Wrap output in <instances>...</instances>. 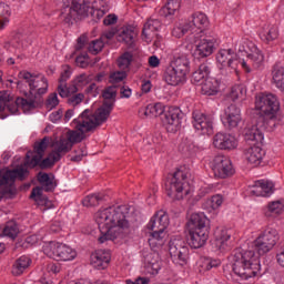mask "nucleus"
<instances>
[{
    "label": "nucleus",
    "instance_id": "obj_1",
    "mask_svg": "<svg viewBox=\"0 0 284 284\" xmlns=\"http://www.w3.org/2000/svg\"><path fill=\"white\" fill-rule=\"evenodd\" d=\"M128 214H130V209L125 205L111 206L98 211L95 213V222L100 230L98 242L103 244L119 239L123 230L130 227Z\"/></svg>",
    "mask_w": 284,
    "mask_h": 284
},
{
    "label": "nucleus",
    "instance_id": "obj_2",
    "mask_svg": "<svg viewBox=\"0 0 284 284\" xmlns=\"http://www.w3.org/2000/svg\"><path fill=\"white\" fill-rule=\"evenodd\" d=\"M63 6L60 17L68 26H72L77 19L83 17H91L92 21L97 23L108 12L105 0H95L91 4L85 0H63Z\"/></svg>",
    "mask_w": 284,
    "mask_h": 284
},
{
    "label": "nucleus",
    "instance_id": "obj_3",
    "mask_svg": "<svg viewBox=\"0 0 284 284\" xmlns=\"http://www.w3.org/2000/svg\"><path fill=\"white\" fill-rule=\"evenodd\" d=\"M111 105L108 104L102 109H98L94 113L89 109L84 110L79 118L73 120V126L75 130H70L67 132V138H64L71 146H74V143H81L83 139H85V133L92 132L99 128V125H103L108 118L110 116Z\"/></svg>",
    "mask_w": 284,
    "mask_h": 284
},
{
    "label": "nucleus",
    "instance_id": "obj_4",
    "mask_svg": "<svg viewBox=\"0 0 284 284\" xmlns=\"http://www.w3.org/2000/svg\"><path fill=\"white\" fill-rule=\"evenodd\" d=\"M233 272L243 281L258 276V272H261V261L256 253L252 250H235L233 256Z\"/></svg>",
    "mask_w": 284,
    "mask_h": 284
},
{
    "label": "nucleus",
    "instance_id": "obj_5",
    "mask_svg": "<svg viewBox=\"0 0 284 284\" xmlns=\"http://www.w3.org/2000/svg\"><path fill=\"white\" fill-rule=\"evenodd\" d=\"M255 110L260 111L263 126L270 132L278 125V110H281V102L278 98L272 93H261L255 100Z\"/></svg>",
    "mask_w": 284,
    "mask_h": 284
},
{
    "label": "nucleus",
    "instance_id": "obj_6",
    "mask_svg": "<svg viewBox=\"0 0 284 284\" xmlns=\"http://www.w3.org/2000/svg\"><path fill=\"white\" fill-rule=\"evenodd\" d=\"M210 220L205 213H192L187 222L189 227V245L194 250H199L207 243L210 239V229L207 227Z\"/></svg>",
    "mask_w": 284,
    "mask_h": 284
},
{
    "label": "nucleus",
    "instance_id": "obj_7",
    "mask_svg": "<svg viewBox=\"0 0 284 284\" xmlns=\"http://www.w3.org/2000/svg\"><path fill=\"white\" fill-rule=\"evenodd\" d=\"M190 74V58L185 53H175L164 71V81L169 85H183Z\"/></svg>",
    "mask_w": 284,
    "mask_h": 284
},
{
    "label": "nucleus",
    "instance_id": "obj_8",
    "mask_svg": "<svg viewBox=\"0 0 284 284\" xmlns=\"http://www.w3.org/2000/svg\"><path fill=\"white\" fill-rule=\"evenodd\" d=\"M165 191L173 201H181L190 194V183L187 172L179 169L165 182Z\"/></svg>",
    "mask_w": 284,
    "mask_h": 284
},
{
    "label": "nucleus",
    "instance_id": "obj_9",
    "mask_svg": "<svg viewBox=\"0 0 284 284\" xmlns=\"http://www.w3.org/2000/svg\"><path fill=\"white\" fill-rule=\"evenodd\" d=\"M216 61L221 65V70H229V72H237L239 65L245 70V72H252L250 64L245 60L236 58V53L232 49H221L216 54Z\"/></svg>",
    "mask_w": 284,
    "mask_h": 284
},
{
    "label": "nucleus",
    "instance_id": "obj_10",
    "mask_svg": "<svg viewBox=\"0 0 284 284\" xmlns=\"http://www.w3.org/2000/svg\"><path fill=\"white\" fill-rule=\"evenodd\" d=\"M276 243H278V231L274 227H266L254 240L253 246L258 256H265V254L274 250Z\"/></svg>",
    "mask_w": 284,
    "mask_h": 284
},
{
    "label": "nucleus",
    "instance_id": "obj_11",
    "mask_svg": "<svg viewBox=\"0 0 284 284\" xmlns=\"http://www.w3.org/2000/svg\"><path fill=\"white\" fill-rule=\"evenodd\" d=\"M43 253L54 261H74L77 258V251L61 243L52 242L44 245Z\"/></svg>",
    "mask_w": 284,
    "mask_h": 284
},
{
    "label": "nucleus",
    "instance_id": "obj_12",
    "mask_svg": "<svg viewBox=\"0 0 284 284\" xmlns=\"http://www.w3.org/2000/svg\"><path fill=\"white\" fill-rule=\"evenodd\" d=\"M189 252L190 250L183 239L174 237L169 242V254L174 265H179L180 267L187 265Z\"/></svg>",
    "mask_w": 284,
    "mask_h": 284
},
{
    "label": "nucleus",
    "instance_id": "obj_13",
    "mask_svg": "<svg viewBox=\"0 0 284 284\" xmlns=\"http://www.w3.org/2000/svg\"><path fill=\"white\" fill-rule=\"evenodd\" d=\"M19 79H23L28 83L30 94H38L41 97L48 92V79L41 74L30 73L28 71H20Z\"/></svg>",
    "mask_w": 284,
    "mask_h": 284
},
{
    "label": "nucleus",
    "instance_id": "obj_14",
    "mask_svg": "<svg viewBox=\"0 0 284 284\" xmlns=\"http://www.w3.org/2000/svg\"><path fill=\"white\" fill-rule=\"evenodd\" d=\"M211 168L216 179H230L236 172L232 160L225 155H216L211 163Z\"/></svg>",
    "mask_w": 284,
    "mask_h": 284
},
{
    "label": "nucleus",
    "instance_id": "obj_15",
    "mask_svg": "<svg viewBox=\"0 0 284 284\" xmlns=\"http://www.w3.org/2000/svg\"><path fill=\"white\" fill-rule=\"evenodd\" d=\"M209 26L210 20L207 19V16L203 12L193 13L186 22V28H189L194 39H199V36L203 37Z\"/></svg>",
    "mask_w": 284,
    "mask_h": 284
},
{
    "label": "nucleus",
    "instance_id": "obj_16",
    "mask_svg": "<svg viewBox=\"0 0 284 284\" xmlns=\"http://www.w3.org/2000/svg\"><path fill=\"white\" fill-rule=\"evenodd\" d=\"M48 145H50V138L44 136L42 140L38 141L33 145V151H28L26 155V164L29 168H37L43 159L45 154V150H48Z\"/></svg>",
    "mask_w": 284,
    "mask_h": 284
},
{
    "label": "nucleus",
    "instance_id": "obj_17",
    "mask_svg": "<svg viewBox=\"0 0 284 284\" xmlns=\"http://www.w3.org/2000/svg\"><path fill=\"white\" fill-rule=\"evenodd\" d=\"M242 43H244V45L240 48V52H245L247 60L250 61V63H252V67L255 70H258V68H261V65H263V62L265 61V55H263V51H261L258 47H256V44H254V42L252 41L243 40Z\"/></svg>",
    "mask_w": 284,
    "mask_h": 284
},
{
    "label": "nucleus",
    "instance_id": "obj_18",
    "mask_svg": "<svg viewBox=\"0 0 284 284\" xmlns=\"http://www.w3.org/2000/svg\"><path fill=\"white\" fill-rule=\"evenodd\" d=\"M194 40L195 43H197L193 52L194 59H206V57L212 55L216 45L214 38L203 34V37L199 36V38Z\"/></svg>",
    "mask_w": 284,
    "mask_h": 284
},
{
    "label": "nucleus",
    "instance_id": "obj_19",
    "mask_svg": "<svg viewBox=\"0 0 284 284\" xmlns=\"http://www.w3.org/2000/svg\"><path fill=\"white\" fill-rule=\"evenodd\" d=\"M162 123L171 134L181 130V109L171 106L162 116Z\"/></svg>",
    "mask_w": 284,
    "mask_h": 284
},
{
    "label": "nucleus",
    "instance_id": "obj_20",
    "mask_svg": "<svg viewBox=\"0 0 284 284\" xmlns=\"http://www.w3.org/2000/svg\"><path fill=\"white\" fill-rule=\"evenodd\" d=\"M193 125L202 134H214V119L201 111L193 112Z\"/></svg>",
    "mask_w": 284,
    "mask_h": 284
},
{
    "label": "nucleus",
    "instance_id": "obj_21",
    "mask_svg": "<svg viewBox=\"0 0 284 284\" xmlns=\"http://www.w3.org/2000/svg\"><path fill=\"white\" fill-rule=\"evenodd\" d=\"M37 108V102L34 100H28L24 98H18L16 101H9L7 102L6 110L10 112L11 114H19V110H22L24 114H28V112L34 110Z\"/></svg>",
    "mask_w": 284,
    "mask_h": 284
},
{
    "label": "nucleus",
    "instance_id": "obj_22",
    "mask_svg": "<svg viewBox=\"0 0 284 284\" xmlns=\"http://www.w3.org/2000/svg\"><path fill=\"white\" fill-rule=\"evenodd\" d=\"M136 29L132 26H124L120 28L116 34L119 43H125V45L131 50L136 48Z\"/></svg>",
    "mask_w": 284,
    "mask_h": 284
},
{
    "label": "nucleus",
    "instance_id": "obj_23",
    "mask_svg": "<svg viewBox=\"0 0 284 284\" xmlns=\"http://www.w3.org/2000/svg\"><path fill=\"white\" fill-rule=\"evenodd\" d=\"M213 145L217 150H236L239 142L232 134L217 133L213 136Z\"/></svg>",
    "mask_w": 284,
    "mask_h": 284
},
{
    "label": "nucleus",
    "instance_id": "obj_24",
    "mask_svg": "<svg viewBox=\"0 0 284 284\" xmlns=\"http://www.w3.org/2000/svg\"><path fill=\"white\" fill-rule=\"evenodd\" d=\"M168 225H170V217L165 211L161 210L151 217L146 229L151 232H161L168 230Z\"/></svg>",
    "mask_w": 284,
    "mask_h": 284
},
{
    "label": "nucleus",
    "instance_id": "obj_25",
    "mask_svg": "<svg viewBox=\"0 0 284 284\" xmlns=\"http://www.w3.org/2000/svg\"><path fill=\"white\" fill-rule=\"evenodd\" d=\"M263 129L267 130L263 123L261 128L258 125L247 126L245 129V141L252 143V145H263V141H265V135L263 134Z\"/></svg>",
    "mask_w": 284,
    "mask_h": 284
},
{
    "label": "nucleus",
    "instance_id": "obj_26",
    "mask_svg": "<svg viewBox=\"0 0 284 284\" xmlns=\"http://www.w3.org/2000/svg\"><path fill=\"white\" fill-rule=\"evenodd\" d=\"M112 255L110 251L98 250L91 254V265L95 267V270H105L108 265H110V261Z\"/></svg>",
    "mask_w": 284,
    "mask_h": 284
},
{
    "label": "nucleus",
    "instance_id": "obj_27",
    "mask_svg": "<svg viewBox=\"0 0 284 284\" xmlns=\"http://www.w3.org/2000/svg\"><path fill=\"white\" fill-rule=\"evenodd\" d=\"M241 123V109L231 104L224 110V124L229 128H237Z\"/></svg>",
    "mask_w": 284,
    "mask_h": 284
},
{
    "label": "nucleus",
    "instance_id": "obj_28",
    "mask_svg": "<svg viewBox=\"0 0 284 284\" xmlns=\"http://www.w3.org/2000/svg\"><path fill=\"white\" fill-rule=\"evenodd\" d=\"M232 231L227 229L217 230L215 232V245L221 252H225L232 247Z\"/></svg>",
    "mask_w": 284,
    "mask_h": 284
},
{
    "label": "nucleus",
    "instance_id": "obj_29",
    "mask_svg": "<svg viewBox=\"0 0 284 284\" xmlns=\"http://www.w3.org/2000/svg\"><path fill=\"white\" fill-rule=\"evenodd\" d=\"M200 85L201 93L205 97H216L221 92V81L216 78H206Z\"/></svg>",
    "mask_w": 284,
    "mask_h": 284
},
{
    "label": "nucleus",
    "instance_id": "obj_30",
    "mask_svg": "<svg viewBox=\"0 0 284 284\" xmlns=\"http://www.w3.org/2000/svg\"><path fill=\"white\" fill-rule=\"evenodd\" d=\"M94 75L88 73H81L77 75L69 85V94H77L78 90L85 88L89 83H92Z\"/></svg>",
    "mask_w": 284,
    "mask_h": 284
},
{
    "label": "nucleus",
    "instance_id": "obj_31",
    "mask_svg": "<svg viewBox=\"0 0 284 284\" xmlns=\"http://www.w3.org/2000/svg\"><path fill=\"white\" fill-rule=\"evenodd\" d=\"M244 156L251 165H261L265 151H263L261 145H253L244 151Z\"/></svg>",
    "mask_w": 284,
    "mask_h": 284
},
{
    "label": "nucleus",
    "instance_id": "obj_32",
    "mask_svg": "<svg viewBox=\"0 0 284 284\" xmlns=\"http://www.w3.org/2000/svg\"><path fill=\"white\" fill-rule=\"evenodd\" d=\"M71 150L72 143H70L65 138H61L53 143V150L51 152L53 153L55 161H61V158L65 156Z\"/></svg>",
    "mask_w": 284,
    "mask_h": 284
},
{
    "label": "nucleus",
    "instance_id": "obj_33",
    "mask_svg": "<svg viewBox=\"0 0 284 284\" xmlns=\"http://www.w3.org/2000/svg\"><path fill=\"white\" fill-rule=\"evenodd\" d=\"M70 77H72V71H70V67H63L58 85V94H60V97L62 98L70 97V87H68V79H70Z\"/></svg>",
    "mask_w": 284,
    "mask_h": 284
},
{
    "label": "nucleus",
    "instance_id": "obj_34",
    "mask_svg": "<svg viewBox=\"0 0 284 284\" xmlns=\"http://www.w3.org/2000/svg\"><path fill=\"white\" fill-rule=\"evenodd\" d=\"M161 30V20L159 19H149L142 29V39L143 41H146V43H150L152 41V34L154 32H159Z\"/></svg>",
    "mask_w": 284,
    "mask_h": 284
},
{
    "label": "nucleus",
    "instance_id": "obj_35",
    "mask_svg": "<svg viewBox=\"0 0 284 284\" xmlns=\"http://www.w3.org/2000/svg\"><path fill=\"white\" fill-rule=\"evenodd\" d=\"M274 192V184L270 181L260 180L255 182L251 194L253 196H270Z\"/></svg>",
    "mask_w": 284,
    "mask_h": 284
},
{
    "label": "nucleus",
    "instance_id": "obj_36",
    "mask_svg": "<svg viewBox=\"0 0 284 284\" xmlns=\"http://www.w3.org/2000/svg\"><path fill=\"white\" fill-rule=\"evenodd\" d=\"M271 77L273 85L284 92V67L280 63L274 64L271 70Z\"/></svg>",
    "mask_w": 284,
    "mask_h": 284
},
{
    "label": "nucleus",
    "instance_id": "obj_37",
    "mask_svg": "<svg viewBox=\"0 0 284 284\" xmlns=\"http://www.w3.org/2000/svg\"><path fill=\"white\" fill-rule=\"evenodd\" d=\"M260 39L264 43H272L278 39V27L275 24H265L260 31Z\"/></svg>",
    "mask_w": 284,
    "mask_h": 284
},
{
    "label": "nucleus",
    "instance_id": "obj_38",
    "mask_svg": "<svg viewBox=\"0 0 284 284\" xmlns=\"http://www.w3.org/2000/svg\"><path fill=\"white\" fill-rule=\"evenodd\" d=\"M37 179L38 183L42 185V190H44V192H54V189L57 187V180H54V174L39 172Z\"/></svg>",
    "mask_w": 284,
    "mask_h": 284
},
{
    "label": "nucleus",
    "instance_id": "obj_39",
    "mask_svg": "<svg viewBox=\"0 0 284 284\" xmlns=\"http://www.w3.org/2000/svg\"><path fill=\"white\" fill-rule=\"evenodd\" d=\"M210 74V64L207 62H203L199 65V68L192 73L191 82L194 85H201L205 79H209Z\"/></svg>",
    "mask_w": 284,
    "mask_h": 284
},
{
    "label": "nucleus",
    "instance_id": "obj_40",
    "mask_svg": "<svg viewBox=\"0 0 284 284\" xmlns=\"http://www.w3.org/2000/svg\"><path fill=\"white\" fill-rule=\"evenodd\" d=\"M30 265H32V260L29 256L22 255L14 261L11 268V274L13 276H21V274H23V272H26Z\"/></svg>",
    "mask_w": 284,
    "mask_h": 284
},
{
    "label": "nucleus",
    "instance_id": "obj_41",
    "mask_svg": "<svg viewBox=\"0 0 284 284\" xmlns=\"http://www.w3.org/2000/svg\"><path fill=\"white\" fill-rule=\"evenodd\" d=\"M143 114L146 119L161 116V114H165V106L161 102L149 104L145 106Z\"/></svg>",
    "mask_w": 284,
    "mask_h": 284
},
{
    "label": "nucleus",
    "instance_id": "obj_42",
    "mask_svg": "<svg viewBox=\"0 0 284 284\" xmlns=\"http://www.w3.org/2000/svg\"><path fill=\"white\" fill-rule=\"evenodd\" d=\"M165 236H168L165 231H152L149 237V245L151 247H162L165 244Z\"/></svg>",
    "mask_w": 284,
    "mask_h": 284
},
{
    "label": "nucleus",
    "instance_id": "obj_43",
    "mask_svg": "<svg viewBox=\"0 0 284 284\" xmlns=\"http://www.w3.org/2000/svg\"><path fill=\"white\" fill-rule=\"evenodd\" d=\"M224 201H225V199L223 197V195L215 194V195L211 196V199L205 201V203L203 204V207L207 212H214V211L219 210V207H221V205H223Z\"/></svg>",
    "mask_w": 284,
    "mask_h": 284
},
{
    "label": "nucleus",
    "instance_id": "obj_44",
    "mask_svg": "<svg viewBox=\"0 0 284 284\" xmlns=\"http://www.w3.org/2000/svg\"><path fill=\"white\" fill-rule=\"evenodd\" d=\"M265 216L275 219L276 216H281L283 214V203L281 202H271L264 209Z\"/></svg>",
    "mask_w": 284,
    "mask_h": 284
},
{
    "label": "nucleus",
    "instance_id": "obj_45",
    "mask_svg": "<svg viewBox=\"0 0 284 284\" xmlns=\"http://www.w3.org/2000/svg\"><path fill=\"white\" fill-rule=\"evenodd\" d=\"M181 10V0H168L166 4L161 9V14L172 17Z\"/></svg>",
    "mask_w": 284,
    "mask_h": 284
},
{
    "label": "nucleus",
    "instance_id": "obj_46",
    "mask_svg": "<svg viewBox=\"0 0 284 284\" xmlns=\"http://www.w3.org/2000/svg\"><path fill=\"white\" fill-rule=\"evenodd\" d=\"M102 97L104 99V102L102 106L99 108L101 110L102 108H105L108 105H111L110 113L112 112V108L114 105V102H112V99H116V87H108L103 93Z\"/></svg>",
    "mask_w": 284,
    "mask_h": 284
},
{
    "label": "nucleus",
    "instance_id": "obj_47",
    "mask_svg": "<svg viewBox=\"0 0 284 284\" xmlns=\"http://www.w3.org/2000/svg\"><path fill=\"white\" fill-rule=\"evenodd\" d=\"M134 61V55L131 52H124L118 58V68L124 72H130V65Z\"/></svg>",
    "mask_w": 284,
    "mask_h": 284
},
{
    "label": "nucleus",
    "instance_id": "obj_48",
    "mask_svg": "<svg viewBox=\"0 0 284 284\" xmlns=\"http://www.w3.org/2000/svg\"><path fill=\"white\" fill-rule=\"evenodd\" d=\"M103 199H104L103 194H100V193L87 195L82 200V205L84 207H97V205H100L102 203Z\"/></svg>",
    "mask_w": 284,
    "mask_h": 284
},
{
    "label": "nucleus",
    "instance_id": "obj_49",
    "mask_svg": "<svg viewBox=\"0 0 284 284\" xmlns=\"http://www.w3.org/2000/svg\"><path fill=\"white\" fill-rule=\"evenodd\" d=\"M245 88L241 84H235L227 93V98L231 99V101H239V99H245Z\"/></svg>",
    "mask_w": 284,
    "mask_h": 284
},
{
    "label": "nucleus",
    "instance_id": "obj_50",
    "mask_svg": "<svg viewBox=\"0 0 284 284\" xmlns=\"http://www.w3.org/2000/svg\"><path fill=\"white\" fill-rule=\"evenodd\" d=\"M10 6L0 2V30H3L9 23L10 19Z\"/></svg>",
    "mask_w": 284,
    "mask_h": 284
},
{
    "label": "nucleus",
    "instance_id": "obj_51",
    "mask_svg": "<svg viewBox=\"0 0 284 284\" xmlns=\"http://www.w3.org/2000/svg\"><path fill=\"white\" fill-rule=\"evenodd\" d=\"M221 265V260H214L212 257H204L200 262V267L202 272H210L213 267H219Z\"/></svg>",
    "mask_w": 284,
    "mask_h": 284
},
{
    "label": "nucleus",
    "instance_id": "obj_52",
    "mask_svg": "<svg viewBox=\"0 0 284 284\" xmlns=\"http://www.w3.org/2000/svg\"><path fill=\"white\" fill-rule=\"evenodd\" d=\"M75 63L78 65V68H88V65H94V63H99V59H94L93 62H90V57L88 55V53H83L80 54L75 58Z\"/></svg>",
    "mask_w": 284,
    "mask_h": 284
},
{
    "label": "nucleus",
    "instance_id": "obj_53",
    "mask_svg": "<svg viewBox=\"0 0 284 284\" xmlns=\"http://www.w3.org/2000/svg\"><path fill=\"white\" fill-rule=\"evenodd\" d=\"M105 45V42L103 41V39H97L93 40L89 43L88 50L91 54H99V52H101V50H103Z\"/></svg>",
    "mask_w": 284,
    "mask_h": 284
},
{
    "label": "nucleus",
    "instance_id": "obj_54",
    "mask_svg": "<svg viewBox=\"0 0 284 284\" xmlns=\"http://www.w3.org/2000/svg\"><path fill=\"white\" fill-rule=\"evenodd\" d=\"M4 236H8L9 239H17L19 234V226L17 224L10 222L7 223V225L3 229Z\"/></svg>",
    "mask_w": 284,
    "mask_h": 284
},
{
    "label": "nucleus",
    "instance_id": "obj_55",
    "mask_svg": "<svg viewBox=\"0 0 284 284\" xmlns=\"http://www.w3.org/2000/svg\"><path fill=\"white\" fill-rule=\"evenodd\" d=\"M64 99H68V104L72 105L73 108H77V105H80V103H83V99H85V95L83 93H71L68 97H64Z\"/></svg>",
    "mask_w": 284,
    "mask_h": 284
},
{
    "label": "nucleus",
    "instance_id": "obj_56",
    "mask_svg": "<svg viewBox=\"0 0 284 284\" xmlns=\"http://www.w3.org/2000/svg\"><path fill=\"white\" fill-rule=\"evenodd\" d=\"M53 154L54 153L51 151L50 154L44 160H40L38 165L39 168H41V170H48V168H52L54 163L59 162V160H54Z\"/></svg>",
    "mask_w": 284,
    "mask_h": 284
},
{
    "label": "nucleus",
    "instance_id": "obj_57",
    "mask_svg": "<svg viewBox=\"0 0 284 284\" xmlns=\"http://www.w3.org/2000/svg\"><path fill=\"white\" fill-rule=\"evenodd\" d=\"M124 79H128V71H115L110 74L109 81L110 83H121Z\"/></svg>",
    "mask_w": 284,
    "mask_h": 284
},
{
    "label": "nucleus",
    "instance_id": "obj_58",
    "mask_svg": "<svg viewBox=\"0 0 284 284\" xmlns=\"http://www.w3.org/2000/svg\"><path fill=\"white\" fill-rule=\"evenodd\" d=\"M57 105H59V95L57 93L49 94L45 101L47 110H54Z\"/></svg>",
    "mask_w": 284,
    "mask_h": 284
},
{
    "label": "nucleus",
    "instance_id": "obj_59",
    "mask_svg": "<svg viewBox=\"0 0 284 284\" xmlns=\"http://www.w3.org/2000/svg\"><path fill=\"white\" fill-rule=\"evenodd\" d=\"M83 156H88V150L85 146H81L78 150H75V155H72L70 161L73 163H80V161H83Z\"/></svg>",
    "mask_w": 284,
    "mask_h": 284
},
{
    "label": "nucleus",
    "instance_id": "obj_60",
    "mask_svg": "<svg viewBox=\"0 0 284 284\" xmlns=\"http://www.w3.org/2000/svg\"><path fill=\"white\" fill-rule=\"evenodd\" d=\"M10 101V94L8 91H0V112H3Z\"/></svg>",
    "mask_w": 284,
    "mask_h": 284
},
{
    "label": "nucleus",
    "instance_id": "obj_61",
    "mask_svg": "<svg viewBox=\"0 0 284 284\" xmlns=\"http://www.w3.org/2000/svg\"><path fill=\"white\" fill-rule=\"evenodd\" d=\"M186 32H190V28L187 27V24L184 26V27H174L173 30H172V34L176 39H181V37L186 34Z\"/></svg>",
    "mask_w": 284,
    "mask_h": 284
},
{
    "label": "nucleus",
    "instance_id": "obj_62",
    "mask_svg": "<svg viewBox=\"0 0 284 284\" xmlns=\"http://www.w3.org/2000/svg\"><path fill=\"white\" fill-rule=\"evenodd\" d=\"M63 118V109H60L58 111L52 112L49 115V119L52 123H57L59 121H61V119Z\"/></svg>",
    "mask_w": 284,
    "mask_h": 284
},
{
    "label": "nucleus",
    "instance_id": "obj_63",
    "mask_svg": "<svg viewBox=\"0 0 284 284\" xmlns=\"http://www.w3.org/2000/svg\"><path fill=\"white\" fill-rule=\"evenodd\" d=\"M116 21H119V17H116V14H114V13H111L103 19V23L105 26H114V23H116Z\"/></svg>",
    "mask_w": 284,
    "mask_h": 284
},
{
    "label": "nucleus",
    "instance_id": "obj_64",
    "mask_svg": "<svg viewBox=\"0 0 284 284\" xmlns=\"http://www.w3.org/2000/svg\"><path fill=\"white\" fill-rule=\"evenodd\" d=\"M114 30L105 31L100 39H102L104 43H108L111 39H114Z\"/></svg>",
    "mask_w": 284,
    "mask_h": 284
}]
</instances>
